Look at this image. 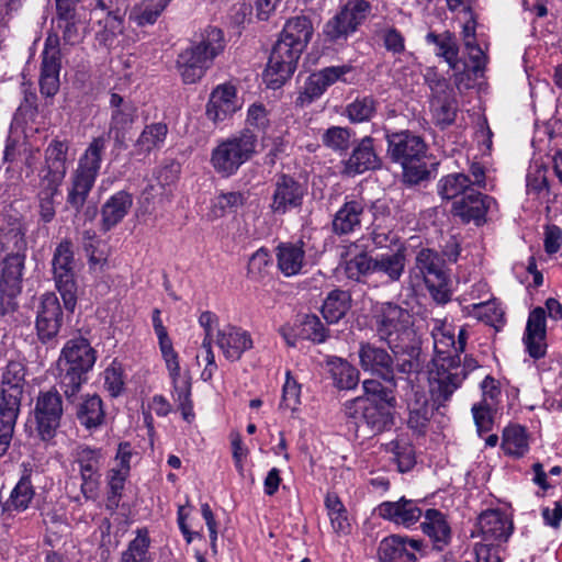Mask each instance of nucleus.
<instances>
[{"instance_id":"20","label":"nucleus","mask_w":562,"mask_h":562,"mask_svg":"<svg viewBox=\"0 0 562 562\" xmlns=\"http://www.w3.org/2000/svg\"><path fill=\"white\" fill-rule=\"evenodd\" d=\"M382 160L374 148V139L364 136L353 144L349 157L344 160L342 172L347 176H356L369 170L379 169Z\"/></svg>"},{"instance_id":"41","label":"nucleus","mask_w":562,"mask_h":562,"mask_svg":"<svg viewBox=\"0 0 562 562\" xmlns=\"http://www.w3.org/2000/svg\"><path fill=\"white\" fill-rule=\"evenodd\" d=\"M171 0H142L133 5L128 19L137 26L153 25Z\"/></svg>"},{"instance_id":"64","label":"nucleus","mask_w":562,"mask_h":562,"mask_svg":"<svg viewBox=\"0 0 562 562\" xmlns=\"http://www.w3.org/2000/svg\"><path fill=\"white\" fill-rule=\"evenodd\" d=\"M52 37L46 40L45 48L43 50V60L41 76H59L60 61L59 50L56 45L49 47Z\"/></svg>"},{"instance_id":"25","label":"nucleus","mask_w":562,"mask_h":562,"mask_svg":"<svg viewBox=\"0 0 562 562\" xmlns=\"http://www.w3.org/2000/svg\"><path fill=\"white\" fill-rule=\"evenodd\" d=\"M376 510L381 518L406 528L415 525L424 515L419 502L404 496L395 502L381 503Z\"/></svg>"},{"instance_id":"46","label":"nucleus","mask_w":562,"mask_h":562,"mask_svg":"<svg viewBox=\"0 0 562 562\" xmlns=\"http://www.w3.org/2000/svg\"><path fill=\"white\" fill-rule=\"evenodd\" d=\"M330 373L334 385L339 390H352L359 383L358 369L342 359L331 362Z\"/></svg>"},{"instance_id":"37","label":"nucleus","mask_w":562,"mask_h":562,"mask_svg":"<svg viewBox=\"0 0 562 562\" xmlns=\"http://www.w3.org/2000/svg\"><path fill=\"white\" fill-rule=\"evenodd\" d=\"M35 492L30 476L23 475L11 491L9 498L4 502L0 501L2 514L10 517L14 513L26 510Z\"/></svg>"},{"instance_id":"43","label":"nucleus","mask_w":562,"mask_h":562,"mask_svg":"<svg viewBox=\"0 0 562 562\" xmlns=\"http://www.w3.org/2000/svg\"><path fill=\"white\" fill-rule=\"evenodd\" d=\"M426 42L436 45V55L442 57L451 69L458 68L459 47L451 33L445 32L442 34H436L430 32L426 35Z\"/></svg>"},{"instance_id":"44","label":"nucleus","mask_w":562,"mask_h":562,"mask_svg":"<svg viewBox=\"0 0 562 562\" xmlns=\"http://www.w3.org/2000/svg\"><path fill=\"white\" fill-rule=\"evenodd\" d=\"M472 190L474 189L470 187V177L464 173H451L438 182V193L446 200L464 196Z\"/></svg>"},{"instance_id":"54","label":"nucleus","mask_w":562,"mask_h":562,"mask_svg":"<svg viewBox=\"0 0 562 562\" xmlns=\"http://www.w3.org/2000/svg\"><path fill=\"white\" fill-rule=\"evenodd\" d=\"M375 111V100L372 97H362L349 103L345 112L351 123H362L371 120Z\"/></svg>"},{"instance_id":"61","label":"nucleus","mask_w":562,"mask_h":562,"mask_svg":"<svg viewBox=\"0 0 562 562\" xmlns=\"http://www.w3.org/2000/svg\"><path fill=\"white\" fill-rule=\"evenodd\" d=\"M175 390V398L179 404V408L183 418L188 422L193 417L192 404L190 400V383L187 379L180 376L177 382H172Z\"/></svg>"},{"instance_id":"22","label":"nucleus","mask_w":562,"mask_h":562,"mask_svg":"<svg viewBox=\"0 0 562 562\" xmlns=\"http://www.w3.org/2000/svg\"><path fill=\"white\" fill-rule=\"evenodd\" d=\"M236 88L229 83L218 85L210 94L205 114L213 123L224 122L240 110Z\"/></svg>"},{"instance_id":"13","label":"nucleus","mask_w":562,"mask_h":562,"mask_svg":"<svg viewBox=\"0 0 562 562\" xmlns=\"http://www.w3.org/2000/svg\"><path fill=\"white\" fill-rule=\"evenodd\" d=\"M303 52L282 40H278L272 47L263 80L271 89H278L290 79L296 69L297 60Z\"/></svg>"},{"instance_id":"49","label":"nucleus","mask_w":562,"mask_h":562,"mask_svg":"<svg viewBox=\"0 0 562 562\" xmlns=\"http://www.w3.org/2000/svg\"><path fill=\"white\" fill-rule=\"evenodd\" d=\"M470 308L471 315L487 325L498 328L504 324V311L494 300L473 303Z\"/></svg>"},{"instance_id":"45","label":"nucleus","mask_w":562,"mask_h":562,"mask_svg":"<svg viewBox=\"0 0 562 562\" xmlns=\"http://www.w3.org/2000/svg\"><path fill=\"white\" fill-rule=\"evenodd\" d=\"M168 134V126L165 123L147 125L135 143L137 154H148L159 148Z\"/></svg>"},{"instance_id":"28","label":"nucleus","mask_w":562,"mask_h":562,"mask_svg":"<svg viewBox=\"0 0 562 562\" xmlns=\"http://www.w3.org/2000/svg\"><path fill=\"white\" fill-rule=\"evenodd\" d=\"M68 149V144L58 139L52 140L45 149V166L41 176L49 186L58 187L65 178Z\"/></svg>"},{"instance_id":"27","label":"nucleus","mask_w":562,"mask_h":562,"mask_svg":"<svg viewBox=\"0 0 562 562\" xmlns=\"http://www.w3.org/2000/svg\"><path fill=\"white\" fill-rule=\"evenodd\" d=\"M405 397L408 409L407 426L415 432L424 435L432 417V408L426 393L419 386L412 384Z\"/></svg>"},{"instance_id":"18","label":"nucleus","mask_w":562,"mask_h":562,"mask_svg":"<svg viewBox=\"0 0 562 562\" xmlns=\"http://www.w3.org/2000/svg\"><path fill=\"white\" fill-rule=\"evenodd\" d=\"M63 324V311L58 297L53 292L43 294L40 299L36 315V330L42 342L53 340Z\"/></svg>"},{"instance_id":"15","label":"nucleus","mask_w":562,"mask_h":562,"mask_svg":"<svg viewBox=\"0 0 562 562\" xmlns=\"http://www.w3.org/2000/svg\"><path fill=\"white\" fill-rule=\"evenodd\" d=\"M74 465L78 467L81 480L80 493L85 499H95L100 485L102 452L99 448L78 446L74 452Z\"/></svg>"},{"instance_id":"1","label":"nucleus","mask_w":562,"mask_h":562,"mask_svg":"<svg viewBox=\"0 0 562 562\" xmlns=\"http://www.w3.org/2000/svg\"><path fill=\"white\" fill-rule=\"evenodd\" d=\"M375 333L391 352L375 344L361 342L358 355L364 372L396 385L395 371L409 375L420 370L422 340L407 310L383 303L375 316Z\"/></svg>"},{"instance_id":"36","label":"nucleus","mask_w":562,"mask_h":562,"mask_svg":"<svg viewBox=\"0 0 562 562\" xmlns=\"http://www.w3.org/2000/svg\"><path fill=\"white\" fill-rule=\"evenodd\" d=\"M305 260L303 243H282L277 247L278 268L285 277L301 272Z\"/></svg>"},{"instance_id":"35","label":"nucleus","mask_w":562,"mask_h":562,"mask_svg":"<svg viewBox=\"0 0 562 562\" xmlns=\"http://www.w3.org/2000/svg\"><path fill=\"white\" fill-rule=\"evenodd\" d=\"M425 520L422 522V530L441 550L451 539V529L443 513L429 508L424 512Z\"/></svg>"},{"instance_id":"50","label":"nucleus","mask_w":562,"mask_h":562,"mask_svg":"<svg viewBox=\"0 0 562 562\" xmlns=\"http://www.w3.org/2000/svg\"><path fill=\"white\" fill-rule=\"evenodd\" d=\"M245 202L246 196L239 191L220 193L213 201L211 216L220 218L229 212H236Z\"/></svg>"},{"instance_id":"62","label":"nucleus","mask_w":562,"mask_h":562,"mask_svg":"<svg viewBox=\"0 0 562 562\" xmlns=\"http://www.w3.org/2000/svg\"><path fill=\"white\" fill-rule=\"evenodd\" d=\"M494 403L481 401L472 406V414L475 426L480 434L487 432L493 425Z\"/></svg>"},{"instance_id":"12","label":"nucleus","mask_w":562,"mask_h":562,"mask_svg":"<svg viewBox=\"0 0 562 562\" xmlns=\"http://www.w3.org/2000/svg\"><path fill=\"white\" fill-rule=\"evenodd\" d=\"M546 311L552 319L562 318V305L553 297L546 301V308L536 307L529 313L522 341L528 355L533 359L544 357L547 351Z\"/></svg>"},{"instance_id":"42","label":"nucleus","mask_w":562,"mask_h":562,"mask_svg":"<svg viewBox=\"0 0 562 562\" xmlns=\"http://www.w3.org/2000/svg\"><path fill=\"white\" fill-rule=\"evenodd\" d=\"M384 450L391 454V460L396 463L402 473L411 471L416 464V456L413 445L404 437H397L384 446Z\"/></svg>"},{"instance_id":"57","label":"nucleus","mask_w":562,"mask_h":562,"mask_svg":"<svg viewBox=\"0 0 562 562\" xmlns=\"http://www.w3.org/2000/svg\"><path fill=\"white\" fill-rule=\"evenodd\" d=\"M364 394L357 398H369L374 400L375 403L383 402L389 405H396V398L393 391L385 387L378 380H364L362 383Z\"/></svg>"},{"instance_id":"52","label":"nucleus","mask_w":562,"mask_h":562,"mask_svg":"<svg viewBox=\"0 0 562 562\" xmlns=\"http://www.w3.org/2000/svg\"><path fill=\"white\" fill-rule=\"evenodd\" d=\"M303 339L314 344H323L329 336L328 329L318 316L314 314L304 315L300 323V334Z\"/></svg>"},{"instance_id":"26","label":"nucleus","mask_w":562,"mask_h":562,"mask_svg":"<svg viewBox=\"0 0 562 562\" xmlns=\"http://www.w3.org/2000/svg\"><path fill=\"white\" fill-rule=\"evenodd\" d=\"M21 234V245L18 246L19 252L10 255L4 260V267L0 278V293L7 296H18L22 291V276L25 262L26 241L24 233L19 228Z\"/></svg>"},{"instance_id":"10","label":"nucleus","mask_w":562,"mask_h":562,"mask_svg":"<svg viewBox=\"0 0 562 562\" xmlns=\"http://www.w3.org/2000/svg\"><path fill=\"white\" fill-rule=\"evenodd\" d=\"M371 12L367 0H348L323 26V35L330 44L342 45L355 34Z\"/></svg>"},{"instance_id":"6","label":"nucleus","mask_w":562,"mask_h":562,"mask_svg":"<svg viewBox=\"0 0 562 562\" xmlns=\"http://www.w3.org/2000/svg\"><path fill=\"white\" fill-rule=\"evenodd\" d=\"M257 144V135L244 128L217 143L211 151V166L222 178L232 177L254 157Z\"/></svg>"},{"instance_id":"47","label":"nucleus","mask_w":562,"mask_h":562,"mask_svg":"<svg viewBox=\"0 0 562 562\" xmlns=\"http://www.w3.org/2000/svg\"><path fill=\"white\" fill-rule=\"evenodd\" d=\"M502 448L506 454L524 456L528 450L525 429L518 425L506 427L503 431Z\"/></svg>"},{"instance_id":"39","label":"nucleus","mask_w":562,"mask_h":562,"mask_svg":"<svg viewBox=\"0 0 562 562\" xmlns=\"http://www.w3.org/2000/svg\"><path fill=\"white\" fill-rule=\"evenodd\" d=\"M151 539L146 528H138L135 538L121 552L117 562H154V553L150 552Z\"/></svg>"},{"instance_id":"33","label":"nucleus","mask_w":562,"mask_h":562,"mask_svg":"<svg viewBox=\"0 0 562 562\" xmlns=\"http://www.w3.org/2000/svg\"><path fill=\"white\" fill-rule=\"evenodd\" d=\"M132 205L133 196L127 191L122 190L111 195L101 209L102 229L108 232L121 223Z\"/></svg>"},{"instance_id":"9","label":"nucleus","mask_w":562,"mask_h":562,"mask_svg":"<svg viewBox=\"0 0 562 562\" xmlns=\"http://www.w3.org/2000/svg\"><path fill=\"white\" fill-rule=\"evenodd\" d=\"M76 266L74 245L70 239H63L54 250L52 270L64 307L70 313L77 304Z\"/></svg>"},{"instance_id":"16","label":"nucleus","mask_w":562,"mask_h":562,"mask_svg":"<svg viewBox=\"0 0 562 562\" xmlns=\"http://www.w3.org/2000/svg\"><path fill=\"white\" fill-rule=\"evenodd\" d=\"M27 368L23 361L10 360L1 372L0 408L20 413L21 400L26 384Z\"/></svg>"},{"instance_id":"2","label":"nucleus","mask_w":562,"mask_h":562,"mask_svg":"<svg viewBox=\"0 0 562 562\" xmlns=\"http://www.w3.org/2000/svg\"><path fill=\"white\" fill-rule=\"evenodd\" d=\"M431 336L435 350V370L429 373V387L434 402L441 406L460 387L464 374L460 369L461 359L457 355L454 333L451 325L441 319H432Z\"/></svg>"},{"instance_id":"5","label":"nucleus","mask_w":562,"mask_h":562,"mask_svg":"<svg viewBox=\"0 0 562 562\" xmlns=\"http://www.w3.org/2000/svg\"><path fill=\"white\" fill-rule=\"evenodd\" d=\"M224 48L223 31L216 26H207L201 33L200 42L187 47L177 57L176 67L183 83L200 81Z\"/></svg>"},{"instance_id":"55","label":"nucleus","mask_w":562,"mask_h":562,"mask_svg":"<svg viewBox=\"0 0 562 562\" xmlns=\"http://www.w3.org/2000/svg\"><path fill=\"white\" fill-rule=\"evenodd\" d=\"M424 80L430 90V101L454 97L453 89L448 80L440 76L435 68L426 69Z\"/></svg>"},{"instance_id":"19","label":"nucleus","mask_w":562,"mask_h":562,"mask_svg":"<svg viewBox=\"0 0 562 562\" xmlns=\"http://www.w3.org/2000/svg\"><path fill=\"white\" fill-rule=\"evenodd\" d=\"M110 108L111 123L109 136L106 137L112 136L115 146L120 149H125V134L136 117V108L130 100H125L117 93L111 94Z\"/></svg>"},{"instance_id":"17","label":"nucleus","mask_w":562,"mask_h":562,"mask_svg":"<svg viewBox=\"0 0 562 562\" xmlns=\"http://www.w3.org/2000/svg\"><path fill=\"white\" fill-rule=\"evenodd\" d=\"M306 186L288 175H281L274 184L271 211L283 215L292 210L300 209L306 195Z\"/></svg>"},{"instance_id":"34","label":"nucleus","mask_w":562,"mask_h":562,"mask_svg":"<svg viewBox=\"0 0 562 562\" xmlns=\"http://www.w3.org/2000/svg\"><path fill=\"white\" fill-rule=\"evenodd\" d=\"M76 417L87 430H95L105 422V409L102 398L98 394H87L78 403Z\"/></svg>"},{"instance_id":"63","label":"nucleus","mask_w":562,"mask_h":562,"mask_svg":"<svg viewBox=\"0 0 562 562\" xmlns=\"http://www.w3.org/2000/svg\"><path fill=\"white\" fill-rule=\"evenodd\" d=\"M159 349L161 351L162 358L166 362L167 370L169 372V376L172 382H177L181 376L180 363L178 353L175 351L171 339H165L158 341Z\"/></svg>"},{"instance_id":"23","label":"nucleus","mask_w":562,"mask_h":562,"mask_svg":"<svg viewBox=\"0 0 562 562\" xmlns=\"http://www.w3.org/2000/svg\"><path fill=\"white\" fill-rule=\"evenodd\" d=\"M366 215V204L362 199L347 198L333 215L331 232L337 236L352 234L361 228Z\"/></svg>"},{"instance_id":"58","label":"nucleus","mask_w":562,"mask_h":562,"mask_svg":"<svg viewBox=\"0 0 562 562\" xmlns=\"http://www.w3.org/2000/svg\"><path fill=\"white\" fill-rule=\"evenodd\" d=\"M104 389L108 391L110 396H120L125 389V381L123 376V370L121 366L113 362L103 371Z\"/></svg>"},{"instance_id":"51","label":"nucleus","mask_w":562,"mask_h":562,"mask_svg":"<svg viewBox=\"0 0 562 562\" xmlns=\"http://www.w3.org/2000/svg\"><path fill=\"white\" fill-rule=\"evenodd\" d=\"M345 274L349 280L363 281L367 277L373 274L372 257L367 252H361L345 261Z\"/></svg>"},{"instance_id":"4","label":"nucleus","mask_w":562,"mask_h":562,"mask_svg":"<svg viewBox=\"0 0 562 562\" xmlns=\"http://www.w3.org/2000/svg\"><path fill=\"white\" fill-rule=\"evenodd\" d=\"M386 157L402 167L403 179L408 184H418L427 180L430 171L427 165L428 147L424 138L411 131L385 134Z\"/></svg>"},{"instance_id":"56","label":"nucleus","mask_w":562,"mask_h":562,"mask_svg":"<svg viewBox=\"0 0 562 562\" xmlns=\"http://www.w3.org/2000/svg\"><path fill=\"white\" fill-rule=\"evenodd\" d=\"M19 415L18 412L0 408V458L7 453L11 445Z\"/></svg>"},{"instance_id":"40","label":"nucleus","mask_w":562,"mask_h":562,"mask_svg":"<svg viewBox=\"0 0 562 562\" xmlns=\"http://www.w3.org/2000/svg\"><path fill=\"white\" fill-rule=\"evenodd\" d=\"M351 307V295L340 289L331 290L322 305L323 317L329 324L338 323Z\"/></svg>"},{"instance_id":"60","label":"nucleus","mask_w":562,"mask_h":562,"mask_svg":"<svg viewBox=\"0 0 562 562\" xmlns=\"http://www.w3.org/2000/svg\"><path fill=\"white\" fill-rule=\"evenodd\" d=\"M271 257L268 250L258 249L248 261V276L254 280H262L269 272Z\"/></svg>"},{"instance_id":"53","label":"nucleus","mask_w":562,"mask_h":562,"mask_svg":"<svg viewBox=\"0 0 562 562\" xmlns=\"http://www.w3.org/2000/svg\"><path fill=\"white\" fill-rule=\"evenodd\" d=\"M430 111L435 123L445 128L454 123L457 116V101L454 97L430 101Z\"/></svg>"},{"instance_id":"21","label":"nucleus","mask_w":562,"mask_h":562,"mask_svg":"<svg viewBox=\"0 0 562 562\" xmlns=\"http://www.w3.org/2000/svg\"><path fill=\"white\" fill-rule=\"evenodd\" d=\"M424 542L418 539L392 535L384 538L379 546V559L381 562H416V553H423Z\"/></svg>"},{"instance_id":"8","label":"nucleus","mask_w":562,"mask_h":562,"mask_svg":"<svg viewBox=\"0 0 562 562\" xmlns=\"http://www.w3.org/2000/svg\"><path fill=\"white\" fill-rule=\"evenodd\" d=\"M394 407L383 402L375 403L373 398H352L344 403L342 412L358 430L366 428L369 436H375L389 430L394 424Z\"/></svg>"},{"instance_id":"24","label":"nucleus","mask_w":562,"mask_h":562,"mask_svg":"<svg viewBox=\"0 0 562 562\" xmlns=\"http://www.w3.org/2000/svg\"><path fill=\"white\" fill-rule=\"evenodd\" d=\"M495 204L496 202L492 196L472 190L453 202L452 213L464 223L473 221L476 225H480L484 222L486 213Z\"/></svg>"},{"instance_id":"11","label":"nucleus","mask_w":562,"mask_h":562,"mask_svg":"<svg viewBox=\"0 0 562 562\" xmlns=\"http://www.w3.org/2000/svg\"><path fill=\"white\" fill-rule=\"evenodd\" d=\"M371 12L367 0H348L323 26V35L330 44L342 45L355 34Z\"/></svg>"},{"instance_id":"32","label":"nucleus","mask_w":562,"mask_h":562,"mask_svg":"<svg viewBox=\"0 0 562 562\" xmlns=\"http://www.w3.org/2000/svg\"><path fill=\"white\" fill-rule=\"evenodd\" d=\"M414 269L423 277L426 284H442L448 277L445 259L438 251L430 248H422L417 251Z\"/></svg>"},{"instance_id":"48","label":"nucleus","mask_w":562,"mask_h":562,"mask_svg":"<svg viewBox=\"0 0 562 562\" xmlns=\"http://www.w3.org/2000/svg\"><path fill=\"white\" fill-rule=\"evenodd\" d=\"M353 132L348 127L330 126L322 134V143L328 149L346 154L350 148Z\"/></svg>"},{"instance_id":"14","label":"nucleus","mask_w":562,"mask_h":562,"mask_svg":"<svg viewBox=\"0 0 562 562\" xmlns=\"http://www.w3.org/2000/svg\"><path fill=\"white\" fill-rule=\"evenodd\" d=\"M63 400L59 392L50 389L40 392L34 407V418L40 438L44 441L53 439L60 426Z\"/></svg>"},{"instance_id":"38","label":"nucleus","mask_w":562,"mask_h":562,"mask_svg":"<svg viewBox=\"0 0 562 562\" xmlns=\"http://www.w3.org/2000/svg\"><path fill=\"white\" fill-rule=\"evenodd\" d=\"M313 25L307 16L290 19L281 33L280 40L303 52L313 36Z\"/></svg>"},{"instance_id":"31","label":"nucleus","mask_w":562,"mask_h":562,"mask_svg":"<svg viewBox=\"0 0 562 562\" xmlns=\"http://www.w3.org/2000/svg\"><path fill=\"white\" fill-rule=\"evenodd\" d=\"M477 527L484 541L491 542H505L512 533V521L499 510H487L480 515L477 519Z\"/></svg>"},{"instance_id":"30","label":"nucleus","mask_w":562,"mask_h":562,"mask_svg":"<svg viewBox=\"0 0 562 562\" xmlns=\"http://www.w3.org/2000/svg\"><path fill=\"white\" fill-rule=\"evenodd\" d=\"M406 266V247L398 245L393 251L372 257L373 274L385 279L386 283L401 280Z\"/></svg>"},{"instance_id":"7","label":"nucleus","mask_w":562,"mask_h":562,"mask_svg":"<svg viewBox=\"0 0 562 562\" xmlns=\"http://www.w3.org/2000/svg\"><path fill=\"white\" fill-rule=\"evenodd\" d=\"M106 143L108 137L104 135L94 137L78 160V166L71 179V188L67 196V203L77 212L82 209L94 186Z\"/></svg>"},{"instance_id":"3","label":"nucleus","mask_w":562,"mask_h":562,"mask_svg":"<svg viewBox=\"0 0 562 562\" xmlns=\"http://www.w3.org/2000/svg\"><path fill=\"white\" fill-rule=\"evenodd\" d=\"M95 361V350L88 339L77 337L64 345L56 362V380L67 402H75Z\"/></svg>"},{"instance_id":"59","label":"nucleus","mask_w":562,"mask_h":562,"mask_svg":"<svg viewBox=\"0 0 562 562\" xmlns=\"http://www.w3.org/2000/svg\"><path fill=\"white\" fill-rule=\"evenodd\" d=\"M326 88L317 76L316 72L310 75L304 83L303 90L300 92L296 103L301 106L311 104L313 101L318 99L324 92Z\"/></svg>"},{"instance_id":"29","label":"nucleus","mask_w":562,"mask_h":562,"mask_svg":"<svg viewBox=\"0 0 562 562\" xmlns=\"http://www.w3.org/2000/svg\"><path fill=\"white\" fill-rule=\"evenodd\" d=\"M216 344L229 361L239 360L243 353L252 348L250 334L239 327L226 326L217 331Z\"/></svg>"}]
</instances>
